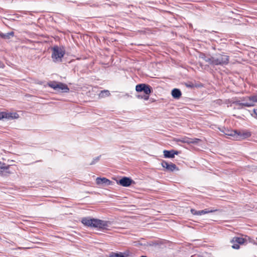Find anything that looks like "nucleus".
Here are the masks:
<instances>
[{"label":"nucleus","instance_id":"1a4fd4ad","mask_svg":"<svg viewBox=\"0 0 257 257\" xmlns=\"http://www.w3.org/2000/svg\"><path fill=\"white\" fill-rule=\"evenodd\" d=\"M161 165L168 171L173 172L174 170H179V169L175 164L171 162L168 163L165 160L162 161Z\"/></svg>","mask_w":257,"mask_h":257},{"label":"nucleus","instance_id":"2eb2a0df","mask_svg":"<svg viewBox=\"0 0 257 257\" xmlns=\"http://www.w3.org/2000/svg\"><path fill=\"white\" fill-rule=\"evenodd\" d=\"M58 87H57V91L65 93L68 92L69 91V88L66 84L61 82H58Z\"/></svg>","mask_w":257,"mask_h":257},{"label":"nucleus","instance_id":"9b49d317","mask_svg":"<svg viewBox=\"0 0 257 257\" xmlns=\"http://www.w3.org/2000/svg\"><path fill=\"white\" fill-rule=\"evenodd\" d=\"M95 218H91L90 217H84L82 218L81 222L86 226L93 227Z\"/></svg>","mask_w":257,"mask_h":257},{"label":"nucleus","instance_id":"5701e85b","mask_svg":"<svg viewBox=\"0 0 257 257\" xmlns=\"http://www.w3.org/2000/svg\"><path fill=\"white\" fill-rule=\"evenodd\" d=\"M191 141V138H185L183 139V140H179V141L182 143H187L188 144H192Z\"/></svg>","mask_w":257,"mask_h":257},{"label":"nucleus","instance_id":"a878e982","mask_svg":"<svg viewBox=\"0 0 257 257\" xmlns=\"http://www.w3.org/2000/svg\"><path fill=\"white\" fill-rule=\"evenodd\" d=\"M201 141V140L198 138H193L192 139V144H197L199 142Z\"/></svg>","mask_w":257,"mask_h":257},{"label":"nucleus","instance_id":"f3484780","mask_svg":"<svg viewBox=\"0 0 257 257\" xmlns=\"http://www.w3.org/2000/svg\"><path fill=\"white\" fill-rule=\"evenodd\" d=\"M15 36V33L13 31L8 32L7 33H3L0 32V38L5 40H9Z\"/></svg>","mask_w":257,"mask_h":257},{"label":"nucleus","instance_id":"c85d7f7f","mask_svg":"<svg viewBox=\"0 0 257 257\" xmlns=\"http://www.w3.org/2000/svg\"><path fill=\"white\" fill-rule=\"evenodd\" d=\"M5 67L4 63L0 61V68H4Z\"/></svg>","mask_w":257,"mask_h":257},{"label":"nucleus","instance_id":"f03ea898","mask_svg":"<svg viewBox=\"0 0 257 257\" xmlns=\"http://www.w3.org/2000/svg\"><path fill=\"white\" fill-rule=\"evenodd\" d=\"M52 58L54 62H61L62 58L65 54V51L60 48L58 46H54L52 48Z\"/></svg>","mask_w":257,"mask_h":257},{"label":"nucleus","instance_id":"4468645a","mask_svg":"<svg viewBox=\"0 0 257 257\" xmlns=\"http://www.w3.org/2000/svg\"><path fill=\"white\" fill-rule=\"evenodd\" d=\"M242 101L246 100L248 101V103L251 104V106H253L254 105V103L257 102V94L254 95H251L250 96H247L241 98Z\"/></svg>","mask_w":257,"mask_h":257},{"label":"nucleus","instance_id":"bb28decb","mask_svg":"<svg viewBox=\"0 0 257 257\" xmlns=\"http://www.w3.org/2000/svg\"><path fill=\"white\" fill-rule=\"evenodd\" d=\"M110 257H126V256H125L121 253H115L114 255H111Z\"/></svg>","mask_w":257,"mask_h":257},{"label":"nucleus","instance_id":"6e6552de","mask_svg":"<svg viewBox=\"0 0 257 257\" xmlns=\"http://www.w3.org/2000/svg\"><path fill=\"white\" fill-rule=\"evenodd\" d=\"M245 241L243 238L239 237H233L230 242L232 244L231 246L234 249H238L239 248V244H243Z\"/></svg>","mask_w":257,"mask_h":257},{"label":"nucleus","instance_id":"dca6fc26","mask_svg":"<svg viewBox=\"0 0 257 257\" xmlns=\"http://www.w3.org/2000/svg\"><path fill=\"white\" fill-rule=\"evenodd\" d=\"M232 103L238 106L237 109H242L243 107H251V104L248 103V101L241 102L240 100H235Z\"/></svg>","mask_w":257,"mask_h":257},{"label":"nucleus","instance_id":"423d86ee","mask_svg":"<svg viewBox=\"0 0 257 257\" xmlns=\"http://www.w3.org/2000/svg\"><path fill=\"white\" fill-rule=\"evenodd\" d=\"M11 165H6L5 163L0 162V175L3 176H8L12 173L10 168Z\"/></svg>","mask_w":257,"mask_h":257},{"label":"nucleus","instance_id":"aec40b11","mask_svg":"<svg viewBox=\"0 0 257 257\" xmlns=\"http://www.w3.org/2000/svg\"><path fill=\"white\" fill-rule=\"evenodd\" d=\"M234 133L240 136L241 139H245L251 136V134L249 132L241 133L239 132L237 133V131H234Z\"/></svg>","mask_w":257,"mask_h":257},{"label":"nucleus","instance_id":"9d476101","mask_svg":"<svg viewBox=\"0 0 257 257\" xmlns=\"http://www.w3.org/2000/svg\"><path fill=\"white\" fill-rule=\"evenodd\" d=\"M217 211V209L213 210L210 209H205L202 210H196L194 209H191L190 211L191 213L195 215H202L206 213H212Z\"/></svg>","mask_w":257,"mask_h":257},{"label":"nucleus","instance_id":"c756f323","mask_svg":"<svg viewBox=\"0 0 257 257\" xmlns=\"http://www.w3.org/2000/svg\"><path fill=\"white\" fill-rule=\"evenodd\" d=\"M224 134H225L226 135H228V136H233V134H229V133H225V132H224Z\"/></svg>","mask_w":257,"mask_h":257},{"label":"nucleus","instance_id":"f257e3e1","mask_svg":"<svg viewBox=\"0 0 257 257\" xmlns=\"http://www.w3.org/2000/svg\"><path fill=\"white\" fill-rule=\"evenodd\" d=\"M212 65H225L229 63V56L224 53L215 54L212 56Z\"/></svg>","mask_w":257,"mask_h":257},{"label":"nucleus","instance_id":"0eeeda50","mask_svg":"<svg viewBox=\"0 0 257 257\" xmlns=\"http://www.w3.org/2000/svg\"><path fill=\"white\" fill-rule=\"evenodd\" d=\"M117 183L123 187H129L132 184H134L135 182L129 177H123L117 182Z\"/></svg>","mask_w":257,"mask_h":257},{"label":"nucleus","instance_id":"ddd939ff","mask_svg":"<svg viewBox=\"0 0 257 257\" xmlns=\"http://www.w3.org/2000/svg\"><path fill=\"white\" fill-rule=\"evenodd\" d=\"M96 183L97 185H106L108 186L111 185L112 182L106 178L97 177L96 179Z\"/></svg>","mask_w":257,"mask_h":257},{"label":"nucleus","instance_id":"393cba45","mask_svg":"<svg viewBox=\"0 0 257 257\" xmlns=\"http://www.w3.org/2000/svg\"><path fill=\"white\" fill-rule=\"evenodd\" d=\"M101 155L94 158L92 160V161L90 163V165H94L96 163L98 162L100 159Z\"/></svg>","mask_w":257,"mask_h":257},{"label":"nucleus","instance_id":"20e7f679","mask_svg":"<svg viewBox=\"0 0 257 257\" xmlns=\"http://www.w3.org/2000/svg\"><path fill=\"white\" fill-rule=\"evenodd\" d=\"M19 117V115L17 112H11L7 111L0 112V120L4 118L8 120L17 119Z\"/></svg>","mask_w":257,"mask_h":257},{"label":"nucleus","instance_id":"6ab92c4d","mask_svg":"<svg viewBox=\"0 0 257 257\" xmlns=\"http://www.w3.org/2000/svg\"><path fill=\"white\" fill-rule=\"evenodd\" d=\"M199 57L202 59L205 62H208L209 64L211 65L212 56H207L205 53H200Z\"/></svg>","mask_w":257,"mask_h":257},{"label":"nucleus","instance_id":"39448f33","mask_svg":"<svg viewBox=\"0 0 257 257\" xmlns=\"http://www.w3.org/2000/svg\"><path fill=\"white\" fill-rule=\"evenodd\" d=\"M109 222L108 221L102 220L98 219H95L93 227L98 228L99 229H107L109 226Z\"/></svg>","mask_w":257,"mask_h":257},{"label":"nucleus","instance_id":"4be33fe9","mask_svg":"<svg viewBox=\"0 0 257 257\" xmlns=\"http://www.w3.org/2000/svg\"><path fill=\"white\" fill-rule=\"evenodd\" d=\"M58 82H57L56 81H53V82H51L50 83H49L48 84V85L52 88L53 89H54V90H57V87H58Z\"/></svg>","mask_w":257,"mask_h":257},{"label":"nucleus","instance_id":"b1692460","mask_svg":"<svg viewBox=\"0 0 257 257\" xmlns=\"http://www.w3.org/2000/svg\"><path fill=\"white\" fill-rule=\"evenodd\" d=\"M137 97L139 99H143L145 100H148L149 98V95H147V94H145V95H137Z\"/></svg>","mask_w":257,"mask_h":257},{"label":"nucleus","instance_id":"cd10ccee","mask_svg":"<svg viewBox=\"0 0 257 257\" xmlns=\"http://www.w3.org/2000/svg\"><path fill=\"white\" fill-rule=\"evenodd\" d=\"M253 114H251V115L253 116L254 117V118L257 119V108L253 109Z\"/></svg>","mask_w":257,"mask_h":257},{"label":"nucleus","instance_id":"7c9ffc66","mask_svg":"<svg viewBox=\"0 0 257 257\" xmlns=\"http://www.w3.org/2000/svg\"><path fill=\"white\" fill-rule=\"evenodd\" d=\"M187 86L189 87H192L193 85H187Z\"/></svg>","mask_w":257,"mask_h":257},{"label":"nucleus","instance_id":"a211bd4d","mask_svg":"<svg viewBox=\"0 0 257 257\" xmlns=\"http://www.w3.org/2000/svg\"><path fill=\"white\" fill-rule=\"evenodd\" d=\"M172 97L175 99H179L182 95V92L179 89L174 88L171 91Z\"/></svg>","mask_w":257,"mask_h":257},{"label":"nucleus","instance_id":"7ed1b4c3","mask_svg":"<svg viewBox=\"0 0 257 257\" xmlns=\"http://www.w3.org/2000/svg\"><path fill=\"white\" fill-rule=\"evenodd\" d=\"M136 90L137 92H144L145 94L149 95L153 92L152 87L149 84L145 83L139 84L136 86Z\"/></svg>","mask_w":257,"mask_h":257},{"label":"nucleus","instance_id":"f8f14e48","mask_svg":"<svg viewBox=\"0 0 257 257\" xmlns=\"http://www.w3.org/2000/svg\"><path fill=\"white\" fill-rule=\"evenodd\" d=\"M163 154L164 157L166 158H174L175 155H178L179 154V152L174 150L170 151L165 150L163 151Z\"/></svg>","mask_w":257,"mask_h":257},{"label":"nucleus","instance_id":"412c9836","mask_svg":"<svg viewBox=\"0 0 257 257\" xmlns=\"http://www.w3.org/2000/svg\"><path fill=\"white\" fill-rule=\"evenodd\" d=\"M110 94L109 91L107 90H103L101 91L100 93L99 94V97H104L106 96H108Z\"/></svg>","mask_w":257,"mask_h":257}]
</instances>
